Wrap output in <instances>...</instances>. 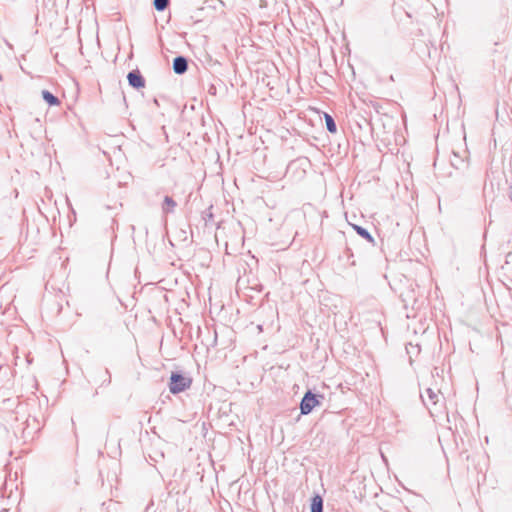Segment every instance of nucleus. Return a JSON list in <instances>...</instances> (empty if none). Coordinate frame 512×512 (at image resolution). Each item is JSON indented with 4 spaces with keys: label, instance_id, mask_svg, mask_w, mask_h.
Wrapping results in <instances>:
<instances>
[{
    "label": "nucleus",
    "instance_id": "2eb2a0df",
    "mask_svg": "<svg viewBox=\"0 0 512 512\" xmlns=\"http://www.w3.org/2000/svg\"><path fill=\"white\" fill-rule=\"evenodd\" d=\"M105 373H106V374H108V383H110V374H109V370H108V369H106V370H105Z\"/></svg>",
    "mask_w": 512,
    "mask_h": 512
},
{
    "label": "nucleus",
    "instance_id": "f03ea898",
    "mask_svg": "<svg viewBox=\"0 0 512 512\" xmlns=\"http://www.w3.org/2000/svg\"><path fill=\"white\" fill-rule=\"evenodd\" d=\"M192 379L181 371L172 372L170 376L169 390L172 394H178L190 388Z\"/></svg>",
    "mask_w": 512,
    "mask_h": 512
},
{
    "label": "nucleus",
    "instance_id": "f257e3e1",
    "mask_svg": "<svg viewBox=\"0 0 512 512\" xmlns=\"http://www.w3.org/2000/svg\"><path fill=\"white\" fill-rule=\"evenodd\" d=\"M400 299L403 303V308L406 311V318L408 319L415 318L424 303V299L413 284H410L407 288L401 291Z\"/></svg>",
    "mask_w": 512,
    "mask_h": 512
},
{
    "label": "nucleus",
    "instance_id": "1a4fd4ad",
    "mask_svg": "<svg viewBox=\"0 0 512 512\" xmlns=\"http://www.w3.org/2000/svg\"><path fill=\"white\" fill-rule=\"evenodd\" d=\"M42 98L49 106H57L60 104V100L53 93L48 90L42 91Z\"/></svg>",
    "mask_w": 512,
    "mask_h": 512
},
{
    "label": "nucleus",
    "instance_id": "f3484780",
    "mask_svg": "<svg viewBox=\"0 0 512 512\" xmlns=\"http://www.w3.org/2000/svg\"><path fill=\"white\" fill-rule=\"evenodd\" d=\"M154 103H155L156 105H159L158 100H157L156 98L154 99Z\"/></svg>",
    "mask_w": 512,
    "mask_h": 512
},
{
    "label": "nucleus",
    "instance_id": "20e7f679",
    "mask_svg": "<svg viewBox=\"0 0 512 512\" xmlns=\"http://www.w3.org/2000/svg\"><path fill=\"white\" fill-rule=\"evenodd\" d=\"M323 395L314 394L311 390H308L302 400L300 402V412L302 415H307L312 412V410L320 405V399H323Z\"/></svg>",
    "mask_w": 512,
    "mask_h": 512
},
{
    "label": "nucleus",
    "instance_id": "dca6fc26",
    "mask_svg": "<svg viewBox=\"0 0 512 512\" xmlns=\"http://www.w3.org/2000/svg\"><path fill=\"white\" fill-rule=\"evenodd\" d=\"M443 338H444L445 341L448 342V336H447V334L445 332L443 333Z\"/></svg>",
    "mask_w": 512,
    "mask_h": 512
},
{
    "label": "nucleus",
    "instance_id": "6ab92c4d",
    "mask_svg": "<svg viewBox=\"0 0 512 512\" xmlns=\"http://www.w3.org/2000/svg\"><path fill=\"white\" fill-rule=\"evenodd\" d=\"M2 79H3V77H2V75L0 74V81H2Z\"/></svg>",
    "mask_w": 512,
    "mask_h": 512
},
{
    "label": "nucleus",
    "instance_id": "9d476101",
    "mask_svg": "<svg viewBox=\"0 0 512 512\" xmlns=\"http://www.w3.org/2000/svg\"><path fill=\"white\" fill-rule=\"evenodd\" d=\"M311 512H323V499L320 495H315L311 499L310 504Z\"/></svg>",
    "mask_w": 512,
    "mask_h": 512
},
{
    "label": "nucleus",
    "instance_id": "ddd939ff",
    "mask_svg": "<svg viewBox=\"0 0 512 512\" xmlns=\"http://www.w3.org/2000/svg\"><path fill=\"white\" fill-rule=\"evenodd\" d=\"M169 2V0H153V5L157 11H164L168 7Z\"/></svg>",
    "mask_w": 512,
    "mask_h": 512
},
{
    "label": "nucleus",
    "instance_id": "6e6552de",
    "mask_svg": "<svg viewBox=\"0 0 512 512\" xmlns=\"http://www.w3.org/2000/svg\"><path fill=\"white\" fill-rule=\"evenodd\" d=\"M176 206H177V203L172 197H170V196L164 197L163 204H162V211L164 214L173 213Z\"/></svg>",
    "mask_w": 512,
    "mask_h": 512
},
{
    "label": "nucleus",
    "instance_id": "f8f14e48",
    "mask_svg": "<svg viewBox=\"0 0 512 512\" xmlns=\"http://www.w3.org/2000/svg\"><path fill=\"white\" fill-rule=\"evenodd\" d=\"M406 351H407V354L409 355V359H410V362H411L412 361V356L413 355L416 356V355L419 354L420 348H419L418 344L413 345L412 343H409L406 346Z\"/></svg>",
    "mask_w": 512,
    "mask_h": 512
},
{
    "label": "nucleus",
    "instance_id": "423d86ee",
    "mask_svg": "<svg viewBox=\"0 0 512 512\" xmlns=\"http://www.w3.org/2000/svg\"><path fill=\"white\" fill-rule=\"evenodd\" d=\"M172 68L175 74H184L188 70V59L184 56L175 57L173 59Z\"/></svg>",
    "mask_w": 512,
    "mask_h": 512
},
{
    "label": "nucleus",
    "instance_id": "a211bd4d",
    "mask_svg": "<svg viewBox=\"0 0 512 512\" xmlns=\"http://www.w3.org/2000/svg\"><path fill=\"white\" fill-rule=\"evenodd\" d=\"M451 164H452V166H455L456 168H459V166L456 165L455 163H451Z\"/></svg>",
    "mask_w": 512,
    "mask_h": 512
},
{
    "label": "nucleus",
    "instance_id": "39448f33",
    "mask_svg": "<svg viewBox=\"0 0 512 512\" xmlns=\"http://www.w3.org/2000/svg\"><path fill=\"white\" fill-rule=\"evenodd\" d=\"M128 84L136 89H142L146 85V80L138 69L132 70L127 74Z\"/></svg>",
    "mask_w": 512,
    "mask_h": 512
},
{
    "label": "nucleus",
    "instance_id": "7ed1b4c3",
    "mask_svg": "<svg viewBox=\"0 0 512 512\" xmlns=\"http://www.w3.org/2000/svg\"><path fill=\"white\" fill-rule=\"evenodd\" d=\"M423 404L429 410L431 417H438L441 410L437 407L439 403V393L434 392L431 388H427L425 395L421 394Z\"/></svg>",
    "mask_w": 512,
    "mask_h": 512
},
{
    "label": "nucleus",
    "instance_id": "4468645a",
    "mask_svg": "<svg viewBox=\"0 0 512 512\" xmlns=\"http://www.w3.org/2000/svg\"><path fill=\"white\" fill-rule=\"evenodd\" d=\"M208 93L215 96L217 94V87L215 84H210L208 87Z\"/></svg>",
    "mask_w": 512,
    "mask_h": 512
},
{
    "label": "nucleus",
    "instance_id": "0eeeda50",
    "mask_svg": "<svg viewBox=\"0 0 512 512\" xmlns=\"http://www.w3.org/2000/svg\"><path fill=\"white\" fill-rule=\"evenodd\" d=\"M351 227L360 237L367 240L369 243L374 244V238L366 228L357 224H351Z\"/></svg>",
    "mask_w": 512,
    "mask_h": 512
},
{
    "label": "nucleus",
    "instance_id": "9b49d317",
    "mask_svg": "<svg viewBox=\"0 0 512 512\" xmlns=\"http://www.w3.org/2000/svg\"><path fill=\"white\" fill-rule=\"evenodd\" d=\"M324 120H325V124H326V129L332 134L337 133V125H336L334 118L330 114L325 112Z\"/></svg>",
    "mask_w": 512,
    "mask_h": 512
}]
</instances>
